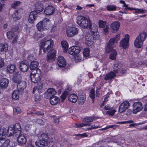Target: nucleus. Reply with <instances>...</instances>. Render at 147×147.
<instances>
[{
	"label": "nucleus",
	"mask_w": 147,
	"mask_h": 147,
	"mask_svg": "<svg viewBox=\"0 0 147 147\" xmlns=\"http://www.w3.org/2000/svg\"><path fill=\"white\" fill-rule=\"evenodd\" d=\"M53 42L51 39L45 38L41 40L40 44V51L42 49L44 53H49L47 57V61L49 62L54 61L55 59L56 51L53 49Z\"/></svg>",
	"instance_id": "obj_1"
},
{
	"label": "nucleus",
	"mask_w": 147,
	"mask_h": 147,
	"mask_svg": "<svg viewBox=\"0 0 147 147\" xmlns=\"http://www.w3.org/2000/svg\"><path fill=\"white\" fill-rule=\"evenodd\" d=\"M146 40L145 32H142L139 34L134 41V45L137 48H140L143 46V42Z\"/></svg>",
	"instance_id": "obj_2"
},
{
	"label": "nucleus",
	"mask_w": 147,
	"mask_h": 147,
	"mask_svg": "<svg viewBox=\"0 0 147 147\" xmlns=\"http://www.w3.org/2000/svg\"><path fill=\"white\" fill-rule=\"evenodd\" d=\"M51 25V22L47 18H45L42 21L37 24L36 26L38 30L40 31H42L49 29Z\"/></svg>",
	"instance_id": "obj_3"
},
{
	"label": "nucleus",
	"mask_w": 147,
	"mask_h": 147,
	"mask_svg": "<svg viewBox=\"0 0 147 147\" xmlns=\"http://www.w3.org/2000/svg\"><path fill=\"white\" fill-rule=\"evenodd\" d=\"M121 65L119 64L115 63L113 67V71H111L106 74L104 78L105 80H109L113 78L115 76V74L118 72L121 68Z\"/></svg>",
	"instance_id": "obj_4"
},
{
	"label": "nucleus",
	"mask_w": 147,
	"mask_h": 147,
	"mask_svg": "<svg viewBox=\"0 0 147 147\" xmlns=\"http://www.w3.org/2000/svg\"><path fill=\"white\" fill-rule=\"evenodd\" d=\"M7 130V135L9 136L14 135L15 134L18 133L19 131L20 133L21 132V126L20 124L18 123H16L14 125L10 126Z\"/></svg>",
	"instance_id": "obj_5"
},
{
	"label": "nucleus",
	"mask_w": 147,
	"mask_h": 147,
	"mask_svg": "<svg viewBox=\"0 0 147 147\" xmlns=\"http://www.w3.org/2000/svg\"><path fill=\"white\" fill-rule=\"evenodd\" d=\"M41 139L35 142L36 145L39 147H44L48 144V136L46 134H43L40 136Z\"/></svg>",
	"instance_id": "obj_6"
},
{
	"label": "nucleus",
	"mask_w": 147,
	"mask_h": 147,
	"mask_svg": "<svg viewBox=\"0 0 147 147\" xmlns=\"http://www.w3.org/2000/svg\"><path fill=\"white\" fill-rule=\"evenodd\" d=\"M96 119V118L93 117H89L85 118L83 119L84 122L81 124H75V126L77 128L82 127L85 126H89L90 123Z\"/></svg>",
	"instance_id": "obj_7"
},
{
	"label": "nucleus",
	"mask_w": 147,
	"mask_h": 147,
	"mask_svg": "<svg viewBox=\"0 0 147 147\" xmlns=\"http://www.w3.org/2000/svg\"><path fill=\"white\" fill-rule=\"evenodd\" d=\"M13 136L17 138V142L19 145L22 146L26 143L27 141L26 138L20 131Z\"/></svg>",
	"instance_id": "obj_8"
},
{
	"label": "nucleus",
	"mask_w": 147,
	"mask_h": 147,
	"mask_svg": "<svg viewBox=\"0 0 147 147\" xmlns=\"http://www.w3.org/2000/svg\"><path fill=\"white\" fill-rule=\"evenodd\" d=\"M89 27L90 29L94 39L96 40L98 39L99 36L97 34L98 28L97 25L95 24H91L89 26Z\"/></svg>",
	"instance_id": "obj_9"
},
{
	"label": "nucleus",
	"mask_w": 147,
	"mask_h": 147,
	"mask_svg": "<svg viewBox=\"0 0 147 147\" xmlns=\"http://www.w3.org/2000/svg\"><path fill=\"white\" fill-rule=\"evenodd\" d=\"M132 113L136 114L142 109L143 107L142 102H134L132 105Z\"/></svg>",
	"instance_id": "obj_10"
},
{
	"label": "nucleus",
	"mask_w": 147,
	"mask_h": 147,
	"mask_svg": "<svg viewBox=\"0 0 147 147\" xmlns=\"http://www.w3.org/2000/svg\"><path fill=\"white\" fill-rule=\"evenodd\" d=\"M129 36L128 34L125 35L124 38L120 41L119 46L123 49L127 48L129 46Z\"/></svg>",
	"instance_id": "obj_11"
},
{
	"label": "nucleus",
	"mask_w": 147,
	"mask_h": 147,
	"mask_svg": "<svg viewBox=\"0 0 147 147\" xmlns=\"http://www.w3.org/2000/svg\"><path fill=\"white\" fill-rule=\"evenodd\" d=\"M78 29L74 27H68L66 30V34L67 36L72 37L78 34Z\"/></svg>",
	"instance_id": "obj_12"
},
{
	"label": "nucleus",
	"mask_w": 147,
	"mask_h": 147,
	"mask_svg": "<svg viewBox=\"0 0 147 147\" xmlns=\"http://www.w3.org/2000/svg\"><path fill=\"white\" fill-rule=\"evenodd\" d=\"M130 106L129 102L125 101L121 104L119 107V111L120 113H123Z\"/></svg>",
	"instance_id": "obj_13"
},
{
	"label": "nucleus",
	"mask_w": 147,
	"mask_h": 147,
	"mask_svg": "<svg viewBox=\"0 0 147 147\" xmlns=\"http://www.w3.org/2000/svg\"><path fill=\"white\" fill-rule=\"evenodd\" d=\"M100 28H103V32L105 34H107L109 32V26L107 25V22L104 21L100 20L98 22Z\"/></svg>",
	"instance_id": "obj_14"
},
{
	"label": "nucleus",
	"mask_w": 147,
	"mask_h": 147,
	"mask_svg": "<svg viewBox=\"0 0 147 147\" xmlns=\"http://www.w3.org/2000/svg\"><path fill=\"white\" fill-rule=\"evenodd\" d=\"M120 24L117 21H115L110 25V30L112 32L116 33L119 30Z\"/></svg>",
	"instance_id": "obj_15"
},
{
	"label": "nucleus",
	"mask_w": 147,
	"mask_h": 147,
	"mask_svg": "<svg viewBox=\"0 0 147 147\" xmlns=\"http://www.w3.org/2000/svg\"><path fill=\"white\" fill-rule=\"evenodd\" d=\"M92 36L88 33L86 34L85 36V44L86 46L88 47H91L93 44V41H92Z\"/></svg>",
	"instance_id": "obj_16"
},
{
	"label": "nucleus",
	"mask_w": 147,
	"mask_h": 147,
	"mask_svg": "<svg viewBox=\"0 0 147 147\" xmlns=\"http://www.w3.org/2000/svg\"><path fill=\"white\" fill-rule=\"evenodd\" d=\"M38 74H31L30 77L32 81L34 83H37L40 80L41 77V73L39 71L37 72Z\"/></svg>",
	"instance_id": "obj_17"
},
{
	"label": "nucleus",
	"mask_w": 147,
	"mask_h": 147,
	"mask_svg": "<svg viewBox=\"0 0 147 147\" xmlns=\"http://www.w3.org/2000/svg\"><path fill=\"white\" fill-rule=\"evenodd\" d=\"M55 12L54 7L52 5H49L45 9L44 12L47 15L51 16L53 15Z\"/></svg>",
	"instance_id": "obj_18"
},
{
	"label": "nucleus",
	"mask_w": 147,
	"mask_h": 147,
	"mask_svg": "<svg viewBox=\"0 0 147 147\" xmlns=\"http://www.w3.org/2000/svg\"><path fill=\"white\" fill-rule=\"evenodd\" d=\"M56 93L55 90L53 88H49L45 93V97L47 98H49L54 96Z\"/></svg>",
	"instance_id": "obj_19"
},
{
	"label": "nucleus",
	"mask_w": 147,
	"mask_h": 147,
	"mask_svg": "<svg viewBox=\"0 0 147 147\" xmlns=\"http://www.w3.org/2000/svg\"><path fill=\"white\" fill-rule=\"evenodd\" d=\"M36 11H32L30 14L28 21L29 23L31 24H33L34 21L36 20L37 18V14Z\"/></svg>",
	"instance_id": "obj_20"
},
{
	"label": "nucleus",
	"mask_w": 147,
	"mask_h": 147,
	"mask_svg": "<svg viewBox=\"0 0 147 147\" xmlns=\"http://www.w3.org/2000/svg\"><path fill=\"white\" fill-rule=\"evenodd\" d=\"M28 69V65L26 61L24 60L20 63V69L22 72L26 71Z\"/></svg>",
	"instance_id": "obj_21"
},
{
	"label": "nucleus",
	"mask_w": 147,
	"mask_h": 147,
	"mask_svg": "<svg viewBox=\"0 0 147 147\" xmlns=\"http://www.w3.org/2000/svg\"><path fill=\"white\" fill-rule=\"evenodd\" d=\"M9 83V80L6 78L1 79L0 81V86L2 89L6 88Z\"/></svg>",
	"instance_id": "obj_22"
},
{
	"label": "nucleus",
	"mask_w": 147,
	"mask_h": 147,
	"mask_svg": "<svg viewBox=\"0 0 147 147\" xmlns=\"http://www.w3.org/2000/svg\"><path fill=\"white\" fill-rule=\"evenodd\" d=\"M7 129L5 127L2 128V125L0 124V140H3L5 138V135L7 134Z\"/></svg>",
	"instance_id": "obj_23"
},
{
	"label": "nucleus",
	"mask_w": 147,
	"mask_h": 147,
	"mask_svg": "<svg viewBox=\"0 0 147 147\" xmlns=\"http://www.w3.org/2000/svg\"><path fill=\"white\" fill-rule=\"evenodd\" d=\"M57 64L59 67H64L66 64V61L64 57L59 56L58 59Z\"/></svg>",
	"instance_id": "obj_24"
},
{
	"label": "nucleus",
	"mask_w": 147,
	"mask_h": 147,
	"mask_svg": "<svg viewBox=\"0 0 147 147\" xmlns=\"http://www.w3.org/2000/svg\"><path fill=\"white\" fill-rule=\"evenodd\" d=\"M91 24V22L89 18L85 17V19H84L80 26L83 28H87Z\"/></svg>",
	"instance_id": "obj_25"
},
{
	"label": "nucleus",
	"mask_w": 147,
	"mask_h": 147,
	"mask_svg": "<svg viewBox=\"0 0 147 147\" xmlns=\"http://www.w3.org/2000/svg\"><path fill=\"white\" fill-rule=\"evenodd\" d=\"M18 90L20 91H23L26 87V83L24 81H22L17 83Z\"/></svg>",
	"instance_id": "obj_26"
},
{
	"label": "nucleus",
	"mask_w": 147,
	"mask_h": 147,
	"mask_svg": "<svg viewBox=\"0 0 147 147\" xmlns=\"http://www.w3.org/2000/svg\"><path fill=\"white\" fill-rule=\"evenodd\" d=\"M35 10L34 11H36L37 14L42 12L44 9V6L41 3H36L35 5Z\"/></svg>",
	"instance_id": "obj_27"
},
{
	"label": "nucleus",
	"mask_w": 147,
	"mask_h": 147,
	"mask_svg": "<svg viewBox=\"0 0 147 147\" xmlns=\"http://www.w3.org/2000/svg\"><path fill=\"white\" fill-rule=\"evenodd\" d=\"M8 48V45L6 44H0V54H2L7 52Z\"/></svg>",
	"instance_id": "obj_28"
},
{
	"label": "nucleus",
	"mask_w": 147,
	"mask_h": 147,
	"mask_svg": "<svg viewBox=\"0 0 147 147\" xmlns=\"http://www.w3.org/2000/svg\"><path fill=\"white\" fill-rule=\"evenodd\" d=\"M120 38V34H117L114 37L111 38L109 42L112 45V46H114L115 43H117Z\"/></svg>",
	"instance_id": "obj_29"
},
{
	"label": "nucleus",
	"mask_w": 147,
	"mask_h": 147,
	"mask_svg": "<svg viewBox=\"0 0 147 147\" xmlns=\"http://www.w3.org/2000/svg\"><path fill=\"white\" fill-rule=\"evenodd\" d=\"M7 69L8 72L10 74H12L16 71L17 68L15 65L11 64L7 66Z\"/></svg>",
	"instance_id": "obj_30"
},
{
	"label": "nucleus",
	"mask_w": 147,
	"mask_h": 147,
	"mask_svg": "<svg viewBox=\"0 0 147 147\" xmlns=\"http://www.w3.org/2000/svg\"><path fill=\"white\" fill-rule=\"evenodd\" d=\"M21 79V76L19 73H15L13 74V81L16 83L22 81Z\"/></svg>",
	"instance_id": "obj_31"
},
{
	"label": "nucleus",
	"mask_w": 147,
	"mask_h": 147,
	"mask_svg": "<svg viewBox=\"0 0 147 147\" xmlns=\"http://www.w3.org/2000/svg\"><path fill=\"white\" fill-rule=\"evenodd\" d=\"M50 104L52 105H56L59 101V98L56 96H53L49 98Z\"/></svg>",
	"instance_id": "obj_32"
},
{
	"label": "nucleus",
	"mask_w": 147,
	"mask_h": 147,
	"mask_svg": "<svg viewBox=\"0 0 147 147\" xmlns=\"http://www.w3.org/2000/svg\"><path fill=\"white\" fill-rule=\"evenodd\" d=\"M78 104L80 105H83L86 100V96L85 94H82L80 95L79 98H78Z\"/></svg>",
	"instance_id": "obj_33"
},
{
	"label": "nucleus",
	"mask_w": 147,
	"mask_h": 147,
	"mask_svg": "<svg viewBox=\"0 0 147 147\" xmlns=\"http://www.w3.org/2000/svg\"><path fill=\"white\" fill-rule=\"evenodd\" d=\"M78 99V97L77 95L74 94H70L68 98L69 101L73 103L76 102Z\"/></svg>",
	"instance_id": "obj_34"
},
{
	"label": "nucleus",
	"mask_w": 147,
	"mask_h": 147,
	"mask_svg": "<svg viewBox=\"0 0 147 147\" xmlns=\"http://www.w3.org/2000/svg\"><path fill=\"white\" fill-rule=\"evenodd\" d=\"M19 91L18 90H14L12 94V99L13 100H17L19 98Z\"/></svg>",
	"instance_id": "obj_35"
},
{
	"label": "nucleus",
	"mask_w": 147,
	"mask_h": 147,
	"mask_svg": "<svg viewBox=\"0 0 147 147\" xmlns=\"http://www.w3.org/2000/svg\"><path fill=\"white\" fill-rule=\"evenodd\" d=\"M12 16L14 21H17L21 17V15L18 13V11H16L12 15Z\"/></svg>",
	"instance_id": "obj_36"
},
{
	"label": "nucleus",
	"mask_w": 147,
	"mask_h": 147,
	"mask_svg": "<svg viewBox=\"0 0 147 147\" xmlns=\"http://www.w3.org/2000/svg\"><path fill=\"white\" fill-rule=\"evenodd\" d=\"M128 9H129V10H135V11L133 12V13L135 14H137L144 13H145V10H144L140 9L128 8Z\"/></svg>",
	"instance_id": "obj_37"
},
{
	"label": "nucleus",
	"mask_w": 147,
	"mask_h": 147,
	"mask_svg": "<svg viewBox=\"0 0 147 147\" xmlns=\"http://www.w3.org/2000/svg\"><path fill=\"white\" fill-rule=\"evenodd\" d=\"M61 44L63 51L66 52L68 48V44L66 41H63L61 42Z\"/></svg>",
	"instance_id": "obj_38"
},
{
	"label": "nucleus",
	"mask_w": 147,
	"mask_h": 147,
	"mask_svg": "<svg viewBox=\"0 0 147 147\" xmlns=\"http://www.w3.org/2000/svg\"><path fill=\"white\" fill-rule=\"evenodd\" d=\"M38 65L37 61H32L30 66V68L32 70L34 69L37 67Z\"/></svg>",
	"instance_id": "obj_39"
},
{
	"label": "nucleus",
	"mask_w": 147,
	"mask_h": 147,
	"mask_svg": "<svg viewBox=\"0 0 147 147\" xmlns=\"http://www.w3.org/2000/svg\"><path fill=\"white\" fill-rule=\"evenodd\" d=\"M114 46H112V45L109 42L107 46L105 48V52L107 53H109L111 51V52L114 50L113 49Z\"/></svg>",
	"instance_id": "obj_40"
},
{
	"label": "nucleus",
	"mask_w": 147,
	"mask_h": 147,
	"mask_svg": "<svg viewBox=\"0 0 147 147\" xmlns=\"http://www.w3.org/2000/svg\"><path fill=\"white\" fill-rule=\"evenodd\" d=\"M73 55H75L78 54L80 52V49L78 46H73Z\"/></svg>",
	"instance_id": "obj_41"
},
{
	"label": "nucleus",
	"mask_w": 147,
	"mask_h": 147,
	"mask_svg": "<svg viewBox=\"0 0 147 147\" xmlns=\"http://www.w3.org/2000/svg\"><path fill=\"white\" fill-rule=\"evenodd\" d=\"M106 8L108 11H113L116 10L117 7L114 5H109L106 6Z\"/></svg>",
	"instance_id": "obj_42"
},
{
	"label": "nucleus",
	"mask_w": 147,
	"mask_h": 147,
	"mask_svg": "<svg viewBox=\"0 0 147 147\" xmlns=\"http://www.w3.org/2000/svg\"><path fill=\"white\" fill-rule=\"evenodd\" d=\"M117 55L116 50L114 49L109 55V58L112 60H115Z\"/></svg>",
	"instance_id": "obj_43"
},
{
	"label": "nucleus",
	"mask_w": 147,
	"mask_h": 147,
	"mask_svg": "<svg viewBox=\"0 0 147 147\" xmlns=\"http://www.w3.org/2000/svg\"><path fill=\"white\" fill-rule=\"evenodd\" d=\"M6 35L7 37L9 39H11L13 38L15 36V33L12 31H9L7 33Z\"/></svg>",
	"instance_id": "obj_44"
},
{
	"label": "nucleus",
	"mask_w": 147,
	"mask_h": 147,
	"mask_svg": "<svg viewBox=\"0 0 147 147\" xmlns=\"http://www.w3.org/2000/svg\"><path fill=\"white\" fill-rule=\"evenodd\" d=\"M85 17L82 16H78L77 18V23L80 26Z\"/></svg>",
	"instance_id": "obj_45"
},
{
	"label": "nucleus",
	"mask_w": 147,
	"mask_h": 147,
	"mask_svg": "<svg viewBox=\"0 0 147 147\" xmlns=\"http://www.w3.org/2000/svg\"><path fill=\"white\" fill-rule=\"evenodd\" d=\"M21 2L18 1H14L11 5V7L13 8H16L20 5Z\"/></svg>",
	"instance_id": "obj_46"
},
{
	"label": "nucleus",
	"mask_w": 147,
	"mask_h": 147,
	"mask_svg": "<svg viewBox=\"0 0 147 147\" xmlns=\"http://www.w3.org/2000/svg\"><path fill=\"white\" fill-rule=\"evenodd\" d=\"M90 50L87 48H85L84 49L83 52V54L84 57H88L89 56Z\"/></svg>",
	"instance_id": "obj_47"
},
{
	"label": "nucleus",
	"mask_w": 147,
	"mask_h": 147,
	"mask_svg": "<svg viewBox=\"0 0 147 147\" xmlns=\"http://www.w3.org/2000/svg\"><path fill=\"white\" fill-rule=\"evenodd\" d=\"M95 94L94 90L93 89H91L90 92L89 96L90 98L92 99L93 102L94 101V99L95 97Z\"/></svg>",
	"instance_id": "obj_48"
},
{
	"label": "nucleus",
	"mask_w": 147,
	"mask_h": 147,
	"mask_svg": "<svg viewBox=\"0 0 147 147\" xmlns=\"http://www.w3.org/2000/svg\"><path fill=\"white\" fill-rule=\"evenodd\" d=\"M116 112V110L115 109L109 110L107 111L106 113V115H109L111 116H113L114 115L115 113Z\"/></svg>",
	"instance_id": "obj_49"
},
{
	"label": "nucleus",
	"mask_w": 147,
	"mask_h": 147,
	"mask_svg": "<svg viewBox=\"0 0 147 147\" xmlns=\"http://www.w3.org/2000/svg\"><path fill=\"white\" fill-rule=\"evenodd\" d=\"M74 56V60L76 62H79L82 60V58L79 55L77 54Z\"/></svg>",
	"instance_id": "obj_50"
},
{
	"label": "nucleus",
	"mask_w": 147,
	"mask_h": 147,
	"mask_svg": "<svg viewBox=\"0 0 147 147\" xmlns=\"http://www.w3.org/2000/svg\"><path fill=\"white\" fill-rule=\"evenodd\" d=\"M68 94V92H67L65 91L61 95V97L62 99V102H63V100L65 99L67 95Z\"/></svg>",
	"instance_id": "obj_51"
},
{
	"label": "nucleus",
	"mask_w": 147,
	"mask_h": 147,
	"mask_svg": "<svg viewBox=\"0 0 147 147\" xmlns=\"http://www.w3.org/2000/svg\"><path fill=\"white\" fill-rule=\"evenodd\" d=\"M42 97L39 94H36L34 96V98L35 101L39 100L42 99Z\"/></svg>",
	"instance_id": "obj_52"
},
{
	"label": "nucleus",
	"mask_w": 147,
	"mask_h": 147,
	"mask_svg": "<svg viewBox=\"0 0 147 147\" xmlns=\"http://www.w3.org/2000/svg\"><path fill=\"white\" fill-rule=\"evenodd\" d=\"M21 111V109L20 108H15L13 109V112L14 114H18Z\"/></svg>",
	"instance_id": "obj_53"
},
{
	"label": "nucleus",
	"mask_w": 147,
	"mask_h": 147,
	"mask_svg": "<svg viewBox=\"0 0 147 147\" xmlns=\"http://www.w3.org/2000/svg\"><path fill=\"white\" fill-rule=\"evenodd\" d=\"M34 121L40 125H43L44 123V122L41 119H36L35 120H34Z\"/></svg>",
	"instance_id": "obj_54"
},
{
	"label": "nucleus",
	"mask_w": 147,
	"mask_h": 147,
	"mask_svg": "<svg viewBox=\"0 0 147 147\" xmlns=\"http://www.w3.org/2000/svg\"><path fill=\"white\" fill-rule=\"evenodd\" d=\"M28 60L31 61H32V60H33L35 59V57L34 55L33 54H31L28 55Z\"/></svg>",
	"instance_id": "obj_55"
},
{
	"label": "nucleus",
	"mask_w": 147,
	"mask_h": 147,
	"mask_svg": "<svg viewBox=\"0 0 147 147\" xmlns=\"http://www.w3.org/2000/svg\"><path fill=\"white\" fill-rule=\"evenodd\" d=\"M37 91L39 93L41 92L42 91V89L43 88L42 85V84L40 85H39L37 86Z\"/></svg>",
	"instance_id": "obj_56"
},
{
	"label": "nucleus",
	"mask_w": 147,
	"mask_h": 147,
	"mask_svg": "<svg viewBox=\"0 0 147 147\" xmlns=\"http://www.w3.org/2000/svg\"><path fill=\"white\" fill-rule=\"evenodd\" d=\"M100 127L98 126H95V125H92L91 126L89 127L88 128H86L85 130H87L88 129L90 130L92 129H96Z\"/></svg>",
	"instance_id": "obj_57"
},
{
	"label": "nucleus",
	"mask_w": 147,
	"mask_h": 147,
	"mask_svg": "<svg viewBox=\"0 0 147 147\" xmlns=\"http://www.w3.org/2000/svg\"><path fill=\"white\" fill-rule=\"evenodd\" d=\"M113 107H111L109 105H107L104 107V109L105 110H111L113 109Z\"/></svg>",
	"instance_id": "obj_58"
},
{
	"label": "nucleus",
	"mask_w": 147,
	"mask_h": 147,
	"mask_svg": "<svg viewBox=\"0 0 147 147\" xmlns=\"http://www.w3.org/2000/svg\"><path fill=\"white\" fill-rule=\"evenodd\" d=\"M144 123H145L143 122L140 123H132V124H130V125H129V127H134L135 125H136V126L138 125H139L142 124H144Z\"/></svg>",
	"instance_id": "obj_59"
},
{
	"label": "nucleus",
	"mask_w": 147,
	"mask_h": 147,
	"mask_svg": "<svg viewBox=\"0 0 147 147\" xmlns=\"http://www.w3.org/2000/svg\"><path fill=\"white\" fill-rule=\"evenodd\" d=\"M4 62L3 59L0 57V68L2 67L4 65Z\"/></svg>",
	"instance_id": "obj_60"
},
{
	"label": "nucleus",
	"mask_w": 147,
	"mask_h": 147,
	"mask_svg": "<svg viewBox=\"0 0 147 147\" xmlns=\"http://www.w3.org/2000/svg\"><path fill=\"white\" fill-rule=\"evenodd\" d=\"M33 71H32V72L31 74H38V73L37 72L38 71H39L40 72V73L41 72L40 70V69L37 68L36 69H33Z\"/></svg>",
	"instance_id": "obj_61"
},
{
	"label": "nucleus",
	"mask_w": 147,
	"mask_h": 147,
	"mask_svg": "<svg viewBox=\"0 0 147 147\" xmlns=\"http://www.w3.org/2000/svg\"><path fill=\"white\" fill-rule=\"evenodd\" d=\"M73 46L69 48L68 50L69 53L71 55H73Z\"/></svg>",
	"instance_id": "obj_62"
},
{
	"label": "nucleus",
	"mask_w": 147,
	"mask_h": 147,
	"mask_svg": "<svg viewBox=\"0 0 147 147\" xmlns=\"http://www.w3.org/2000/svg\"><path fill=\"white\" fill-rule=\"evenodd\" d=\"M9 140H5L3 144V145L4 146L7 147L9 145Z\"/></svg>",
	"instance_id": "obj_63"
},
{
	"label": "nucleus",
	"mask_w": 147,
	"mask_h": 147,
	"mask_svg": "<svg viewBox=\"0 0 147 147\" xmlns=\"http://www.w3.org/2000/svg\"><path fill=\"white\" fill-rule=\"evenodd\" d=\"M35 114L38 115H43L44 114V113L42 112L37 111L35 113Z\"/></svg>",
	"instance_id": "obj_64"
}]
</instances>
